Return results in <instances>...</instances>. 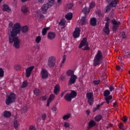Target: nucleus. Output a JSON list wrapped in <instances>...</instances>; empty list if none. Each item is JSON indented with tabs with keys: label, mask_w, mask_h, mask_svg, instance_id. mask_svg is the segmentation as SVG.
<instances>
[{
	"label": "nucleus",
	"mask_w": 130,
	"mask_h": 130,
	"mask_svg": "<svg viewBox=\"0 0 130 130\" xmlns=\"http://www.w3.org/2000/svg\"><path fill=\"white\" fill-rule=\"evenodd\" d=\"M21 31V24L15 23L12 27V31L9 34V41L11 44L14 42L13 46L16 49H19L21 45V41L17 37V35Z\"/></svg>",
	"instance_id": "nucleus-1"
},
{
	"label": "nucleus",
	"mask_w": 130,
	"mask_h": 130,
	"mask_svg": "<svg viewBox=\"0 0 130 130\" xmlns=\"http://www.w3.org/2000/svg\"><path fill=\"white\" fill-rule=\"evenodd\" d=\"M103 53L101 50H99L93 58V66L97 67V66H100L103 62Z\"/></svg>",
	"instance_id": "nucleus-2"
},
{
	"label": "nucleus",
	"mask_w": 130,
	"mask_h": 130,
	"mask_svg": "<svg viewBox=\"0 0 130 130\" xmlns=\"http://www.w3.org/2000/svg\"><path fill=\"white\" fill-rule=\"evenodd\" d=\"M75 72L72 70H68L66 72V75L68 77H70L69 79V81L68 83V85L71 86L72 85H74V84L76 83V81L77 79H78V76L75 75Z\"/></svg>",
	"instance_id": "nucleus-3"
},
{
	"label": "nucleus",
	"mask_w": 130,
	"mask_h": 130,
	"mask_svg": "<svg viewBox=\"0 0 130 130\" xmlns=\"http://www.w3.org/2000/svg\"><path fill=\"white\" fill-rule=\"evenodd\" d=\"M16 99H17V95L14 92H10L9 94L6 96L5 103L6 105H10V104L15 103Z\"/></svg>",
	"instance_id": "nucleus-4"
},
{
	"label": "nucleus",
	"mask_w": 130,
	"mask_h": 130,
	"mask_svg": "<svg viewBox=\"0 0 130 130\" xmlns=\"http://www.w3.org/2000/svg\"><path fill=\"white\" fill-rule=\"evenodd\" d=\"M71 93H67L64 96V99L68 102H71L72 99L77 97V92L75 90H71Z\"/></svg>",
	"instance_id": "nucleus-5"
},
{
	"label": "nucleus",
	"mask_w": 130,
	"mask_h": 130,
	"mask_svg": "<svg viewBox=\"0 0 130 130\" xmlns=\"http://www.w3.org/2000/svg\"><path fill=\"white\" fill-rule=\"evenodd\" d=\"M111 23L113 24V26L112 27L113 32H116L117 31V28L119 27L120 25V22H117L114 19L111 20Z\"/></svg>",
	"instance_id": "nucleus-6"
},
{
	"label": "nucleus",
	"mask_w": 130,
	"mask_h": 130,
	"mask_svg": "<svg viewBox=\"0 0 130 130\" xmlns=\"http://www.w3.org/2000/svg\"><path fill=\"white\" fill-rule=\"evenodd\" d=\"M55 65V57L51 56L48 61V66L49 68H53Z\"/></svg>",
	"instance_id": "nucleus-7"
},
{
	"label": "nucleus",
	"mask_w": 130,
	"mask_h": 130,
	"mask_svg": "<svg viewBox=\"0 0 130 130\" xmlns=\"http://www.w3.org/2000/svg\"><path fill=\"white\" fill-rule=\"evenodd\" d=\"M81 32V29L79 27L75 28V30L73 33V37L74 38H79L80 37V32Z\"/></svg>",
	"instance_id": "nucleus-8"
},
{
	"label": "nucleus",
	"mask_w": 130,
	"mask_h": 130,
	"mask_svg": "<svg viewBox=\"0 0 130 130\" xmlns=\"http://www.w3.org/2000/svg\"><path fill=\"white\" fill-rule=\"evenodd\" d=\"M34 69V66H30L27 68L25 70L26 77L30 78V76H31V73H32V71Z\"/></svg>",
	"instance_id": "nucleus-9"
},
{
	"label": "nucleus",
	"mask_w": 130,
	"mask_h": 130,
	"mask_svg": "<svg viewBox=\"0 0 130 130\" xmlns=\"http://www.w3.org/2000/svg\"><path fill=\"white\" fill-rule=\"evenodd\" d=\"M41 75L42 79H47L48 78V72L46 69H43L41 71Z\"/></svg>",
	"instance_id": "nucleus-10"
},
{
	"label": "nucleus",
	"mask_w": 130,
	"mask_h": 130,
	"mask_svg": "<svg viewBox=\"0 0 130 130\" xmlns=\"http://www.w3.org/2000/svg\"><path fill=\"white\" fill-rule=\"evenodd\" d=\"M50 8L48 4H44L42 6V12L43 14H46L47 13V10Z\"/></svg>",
	"instance_id": "nucleus-11"
},
{
	"label": "nucleus",
	"mask_w": 130,
	"mask_h": 130,
	"mask_svg": "<svg viewBox=\"0 0 130 130\" xmlns=\"http://www.w3.org/2000/svg\"><path fill=\"white\" fill-rule=\"evenodd\" d=\"M88 44V42H87V38H84L80 42V43L79 46V48L81 49L84 46H86Z\"/></svg>",
	"instance_id": "nucleus-12"
},
{
	"label": "nucleus",
	"mask_w": 130,
	"mask_h": 130,
	"mask_svg": "<svg viewBox=\"0 0 130 130\" xmlns=\"http://www.w3.org/2000/svg\"><path fill=\"white\" fill-rule=\"evenodd\" d=\"M55 36H56V35L55 32L52 31H49L48 33L47 38L49 40H52V39H54V38H55Z\"/></svg>",
	"instance_id": "nucleus-13"
},
{
	"label": "nucleus",
	"mask_w": 130,
	"mask_h": 130,
	"mask_svg": "<svg viewBox=\"0 0 130 130\" xmlns=\"http://www.w3.org/2000/svg\"><path fill=\"white\" fill-rule=\"evenodd\" d=\"M96 125V122L94 121L93 120H91L89 123L88 125L86 128V130H90L92 127H94V126Z\"/></svg>",
	"instance_id": "nucleus-14"
},
{
	"label": "nucleus",
	"mask_w": 130,
	"mask_h": 130,
	"mask_svg": "<svg viewBox=\"0 0 130 130\" xmlns=\"http://www.w3.org/2000/svg\"><path fill=\"white\" fill-rule=\"evenodd\" d=\"M103 30L104 31V33H105V34H107V35H109V34H110V29H109V25H108L107 24L105 25Z\"/></svg>",
	"instance_id": "nucleus-15"
},
{
	"label": "nucleus",
	"mask_w": 130,
	"mask_h": 130,
	"mask_svg": "<svg viewBox=\"0 0 130 130\" xmlns=\"http://www.w3.org/2000/svg\"><path fill=\"white\" fill-rule=\"evenodd\" d=\"M105 100L106 101L107 104H109V103H112V101H113V98H112V95H110L108 96H106L105 98Z\"/></svg>",
	"instance_id": "nucleus-16"
},
{
	"label": "nucleus",
	"mask_w": 130,
	"mask_h": 130,
	"mask_svg": "<svg viewBox=\"0 0 130 130\" xmlns=\"http://www.w3.org/2000/svg\"><path fill=\"white\" fill-rule=\"evenodd\" d=\"M60 91L59 85L57 84L55 86L53 92L55 95H58L59 94V91Z\"/></svg>",
	"instance_id": "nucleus-17"
},
{
	"label": "nucleus",
	"mask_w": 130,
	"mask_h": 130,
	"mask_svg": "<svg viewBox=\"0 0 130 130\" xmlns=\"http://www.w3.org/2000/svg\"><path fill=\"white\" fill-rule=\"evenodd\" d=\"M3 116H4L6 118H9L12 116V113L9 111H5L3 112Z\"/></svg>",
	"instance_id": "nucleus-18"
},
{
	"label": "nucleus",
	"mask_w": 130,
	"mask_h": 130,
	"mask_svg": "<svg viewBox=\"0 0 130 130\" xmlns=\"http://www.w3.org/2000/svg\"><path fill=\"white\" fill-rule=\"evenodd\" d=\"M81 25H86L88 24V20L86 19V16L82 17L80 20Z\"/></svg>",
	"instance_id": "nucleus-19"
},
{
	"label": "nucleus",
	"mask_w": 130,
	"mask_h": 130,
	"mask_svg": "<svg viewBox=\"0 0 130 130\" xmlns=\"http://www.w3.org/2000/svg\"><path fill=\"white\" fill-rule=\"evenodd\" d=\"M21 11L23 14H26L29 12V8L26 6H23L21 8Z\"/></svg>",
	"instance_id": "nucleus-20"
},
{
	"label": "nucleus",
	"mask_w": 130,
	"mask_h": 130,
	"mask_svg": "<svg viewBox=\"0 0 130 130\" xmlns=\"http://www.w3.org/2000/svg\"><path fill=\"white\" fill-rule=\"evenodd\" d=\"M90 25L91 26H95L97 25V20L96 18H92L90 20Z\"/></svg>",
	"instance_id": "nucleus-21"
},
{
	"label": "nucleus",
	"mask_w": 130,
	"mask_h": 130,
	"mask_svg": "<svg viewBox=\"0 0 130 130\" xmlns=\"http://www.w3.org/2000/svg\"><path fill=\"white\" fill-rule=\"evenodd\" d=\"M3 11L4 12H10L11 11V8L7 4L3 5Z\"/></svg>",
	"instance_id": "nucleus-22"
},
{
	"label": "nucleus",
	"mask_w": 130,
	"mask_h": 130,
	"mask_svg": "<svg viewBox=\"0 0 130 130\" xmlns=\"http://www.w3.org/2000/svg\"><path fill=\"white\" fill-rule=\"evenodd\" d=\"M66 19L68 20V21H71L72 19H73V13H68L66 16H65Z\"/></svg>",
	"instance_id": "nucleus-23"
},
{
	"label": "nucleus",
	"mask_w": 130,
	"mask_h": 130,
	"mask_svg": "<svg viewBox=\"0 0 130 130\" xmlns=\"http://www.w3.org/2000/svg\"><path fill=\"white\" fill-rule=\"evenodd\" d=\"M117 0H113L112 2L109 3L112 8H115L117 6Z\"/></svg>",
	"instance_id": "nucleus-24"
},
{
	"label": "nucleus",
	"mask_w": 130,
	"mask_h": 130,
	"mask_svg": "<svg viewBox=\"0 0 130 130\" xmlns=\"http://www.w3.org/2000/svg\"><path fill=\"white\" fill-rule=\"evenodd\" d=\"M54 99H55V95H54L53 93H52L49 95L48 101H50V102H52Z\"/></svg>",
	"instance_id": "nucleus-25"
},
{
	"label": "nucleus",
	"mask_w": 130,
	"mask_h": 130,
	"mask_svg": "<svg viewBox=\"0 0 130 130\" xmlns=\"http://www.w3.org/2000/svg\"><path fill=\"white\" fill-rule=\"evenodd\" d=\"M49 29H50V28L47 27L44 28L42 29V33L43 36H45V35H46V34L47 33V31H48Z\"/></svg>",
	"instance_id": "nucleus-26"
},
{
	"label": "nucleus",
	"mask_w": 130,
	"mask_h": 130,
	"mask_svg": "<svg viewBox=\"0 0 130 130\" xmlns=\"http://www.w3.org/2000/svg\"><path fill=\"white\" fill-rule=\"evenodd\" d=\"M90 9L87 8H83L82 9V12L84 14V15H87V14H89L90 13Z\"/></svg>",
	"instance_id": "nucleus-27"
},
{
	"label": "nucleus",
	"mask_w": 130,
	"mask_h": 130,
	"mask_svg": "<svg viewBox=\"0 0 130 130\" xmlns=\"http://www.w3.org/2000/svg\"><path fill=\"white\" fill-rule=\"evenodd\" d=\"M28 26L27 25H25L21 28V30L23 33H27V32H28Z\"/></svg>",
	"instance_id": "nucleus-28"
},
{
	"label": "nucleus",
	"mask_w": 130,
	"mask_h": 130,
	"mask_svg": "<svg viewBox=\"0 0 130 130\" xmlns=\"http://www.w3.org/2000/svg\"><path fill=\"white\" fill-rule=\"evenodd\" d=\"M34 94L36 95V96H38L41 94V92H40V90L37 88H35L34 90Z\"/></svg>",
	"instance_id": "nucleus-29"
},
{
	"label": "nucleus",
	"mask_w": 130,
	"mask_h": 130,
	"mask_svg": "<svg viewBox=\"0 0 130 130\" xmlns=\"http://www.w3.org/2000/svg\"><path fill=\"white\" fill-rule=\"evenodd\" d=\"M102 119V116L101 115H98L95 117V121L99 122Z\"/></svg>",
	"instance_id": "nucleus-30"
},
{
	"label": "nucleus",
	"mask_w": 130,
	"mask_h": 130,
	"mask_svg": "<svg viewBox=\"0 0 130 130\" xmlns=\"http://www.w3.org/2000/svg\"><path fill=\"white\" fill-rule=\"evenodd\" d=\"M109 95H110V91L108 89L105 90V91L104 92V97H107L108 96H110Z\"/></svg>",
	"instance_id": "nucleus-31"
},
{
	"label": "nucleus",
	"mask_w": 130,
	"mask_h": 130,
	"mask_svg": "<svg viewBox=\"0 0 130 130\" xmlns=\"http://www.w3.org/2000/svg\"><path fill=\"white\" fill-rule=\"evenodd\" d=\"M55 0H48V3H47L50 8L54 5Z\"/></svg>",
	"instance_id": "nucleus-32"
},
{
	"label": "nucleus",
	"mask_w": 130,
	"mask_h": 130,
	"mask_svg": "<svg viewBox=\"0 0 130 130\" xmlns=\"http://www.w3.org/2000/svg\"><path fill=\"white\" fill-rule=\"evenodd\" d=\"M71 114H68L62 117L63 120H68L71 117Z\"/></svg>",
	"instance_id": "nucleus-33"
},
{
	"label": "nucleus",
	"mask_w": 130,
	"mask_h": 130,
	"mask_svg": "<svg viewBox=\"0 0 130 130\" xmlns=\"http://www.w3.org/2000/svg\"><path fill=\"white\" fill-rule=\"evenodd\" d=\"M112 7L110 6V4L109 5H107L106 7L105 8V13H108V12H110V10H111Z\"/></svg>",
	"instance_id": "nucleus-34"
},
{
	"label": "nucleus",
	"mask_w": 130,
	"mask_h": 130,
	"mask_svg": "<svg viewBox=\"0 0 130 130\" xmlns=\"http://www.w3.org/2000/svg\"><path fill=\"white\" fill-rule=\"evenodd\" d=\"M21 65L20 64H17L14 66V70L16 71H20L21 70Z\"/></svg>",
	"instance_id": "nucleus-35"
},
{
	"label": "nucleus",
	"mask_w": 130,
	"mask_h": 130,
	"mask_svg": "<svg viewBox=\"0 0 130 130\" xmlns=\"http://www.w3.org/2000/svg\"><path fill=\"white\" fill-rule=\"evenodd\" d=\"M86 97H87V99H90L93 98V92H88L86 94Z\"/></svg>",
	"instance_id": "nucleus-36"
},
{
	"label": "nucleus",
	"mask_w": 130,
	"mask_h": 130,
	"mask_svg": "<svg viewBox=\"0 0 130 130\" xmlns=\"http://www.w3.org/2000/svg\"><path fill=\"white\" fill-rule=\"evenodd\" d=\"M14 127L15 129H17V128L19 127V123H18V121H17V120H15L14 121Z\"/></svg>",
	"instance_id": "nucleus-37"
},
{
	"label": "nucleus",
	"mask_w": 130,
	"mask_h": 130,
	"mask_svg": "<svg viewBox=\"0 0 130 130\" xmlns=\"http://www.w3.org/2000/svg\"><path fill=\"white\" fill-rule=\"evenodd\" d=\"M66 20H64V19H62L59 22V24L60 26H64V25H66Z\"/></svg>",
	"instance_id": "nucleus-38"
},
{
	"label": "nucleus",
	"mask_w": 130,
	"mask_h": 130,
	"mask_svg": "<svg viewBox=\"0 0 130 130\" xmlns=\"http://www.w3.org/2000/svg\"><path fill=\"white\" fill-rule=\"evenodd\" d=\"M27 86H28V82H27V80H25L23 82L22 84L21 85V88H26Z\"/></svg>",
	"instance_id": "nucleus-39"
},
{
	"label": "nucleus",
	"mask_w": 130,
	"mask_h": 130,
	"mask_svg": "<svg viewBox=\"0 0 130 130\" xmlns=\"http://www.w3.org/2000/svg\"><path fill=\"white\" fill-rule=\"evenodd\" d=\"M87 101L89 105H93L94 103V98L92 99H87Z\"/></svg>",
	"instance_id": "nucleus-40"
},
{
	"label": "nucleus",
	"mask_w": 130,
	"mask_h": 130,
	"mask_svg": "<svg viewBox=\"0 0 130 130\" xmlns=\"http://www.w3.org/2000/svg\"><path fill=\"white\" fill-rule=\"evenodd\" d=\"M40 41H41V37L38 36L36 39V43L39 44L40 43Z\"/></svg>",
	"instance_id": "nucleus-41"
},
{
	"label": "nucleus",
	"mask_w": 130,
	"mask_h": 130,
	"mask_svg": "<svg viewBox=\"0 0 130 130\" xmlns=\"http://www.w3.org/2000/svg\"><path fill=\"white\" fill-rule=\"evenodd\" d=\"M5 74V72L2 68H0V78H3L4 77Z\"/></svg>",
	"instance_id": "nucleus-42"
},
{
	"label": "nucleus",
	"mask_w": 130,
	"mask_h": 130,
	"mask_svg": "<svg viewBox=\"0 0 130 130\" xmlns=\"http://www.w3.org/2000/svg\"><path fill=\"white\" fill-rule=\"evenodd\" d=\"M82 50H90V47H89V45L87 44L85 46L82 48Z\"/></svg>",
	"instance_id": "nucleus-43"
},
{
	"label": "nucleus",
	"mask_w": 130,
	"mask_h": 130,
	"mask_svg": "<svg viewBox=\"0 0 130 130\" xmlns=\"http://www.w3.org/2000/svg\"><path fill=\"white\" fill-rule=\"evenodd\" d=\"M105 21H107L105 25H109V23H110V18H109V17H106Z\"/></svg>",
	"instance_id": "nucleus-44"
},
{
	"label": "nucleus",
	"mask_w": 130,
	"mask_h": 130,
	"mask_svg": "<svg viewBox=\"0 0 130 130\" xmlns=\"http://www.w3.org/2000/svg\"><path fill=\"white\" fill-rule=\"evenodd\" d=\"M101 81L100 80H94L92 83L94 85H99L101 83Z\"/></svg>",
	"instance_id": "nucleus-45"
},
{
	"label": "nucleus",
	"mask_w": 130,
	"mask_h": 130,
	"mask_svg": "<svg viewBox=\"0 0 130 130\" xmlns=\"http://www.w3.org/2000/svg\"><path fill=\"white\" fill-rule=\"evenodd\" d=\"M63 126L66 127V128H68V127H70V123H69L68 122H64Z\"/></svg>",
	"instance_id": "nucleus-46"
},
{
	"label": "nucleus",
	"mask_w": 130,
	"mask_h": 130,
	"mask_svg": "<svg viewBox=\"0 0 130 130\" xmlns=\"http://www.w3.org/2000/svg\"><path fill=\"white\" fill-rule=\"evenodd\" d=\"M94 7H95V2H92L89 5V8L90 9H93Z\"/></svg>",
	"instance_id": "nucleus-47"
},
{
	"label": "nucleus",
	"mask_w": 130,
	"mask_h": 130,
	"mask_svg": "<svg viewBox=\"0 0 130 130\" xmlns=\"http://www.w3.org/2000/svg\"><path fill=\"white\" fill-rule=\"evenodd\" d=\"M73 7H74V5H73V4L70 3V4L67 5V8L69 10H71V9H72V8H73Z\"/></svg>",
	"instance_id": "nucleus-48"
},
{
	"label": "nucleus",
	"mask_w": 130,
	"mask_h": 130,
	"mask_svg": "<svg viewBox=\"0 0 130 130\" xmlns=\"http://www.w3.org/2000/svg\"><path fill=\"white\" fill-rule=\"evenodd\" d=\"M122 120L123 122H126L127 121V117L124 116L122 118Z\"/></svg>",
	"instance_id": "nucleus-49"
},
{
	"label": "nucleus",
	"mask_w": 130,
	"mask_h": 130,
	"mask_svg": "<svg viewBox=\"0 0 130 130\" xmlns=\"http://www.w3.org/2000/svg\"><path fill=\"white\" fill-rule=\"evenodd\" d=\"M42 118L43 120H45V119H46V114L44 113L42 114Z\"/></svg>",
	"instance_id": "nucleus-50"
},
{
	"label": "nucleus",
	"mask_w": 130,
	"mask_h": 130,
	"mask_svg": "<svg viewBox=\"0 0 130 130\" xmlns=\"http://www.w3.org/2000/svg\"><path fill=\"white\" fill-rule=\"evenodd\" d=\"M109 90L110 92H112V91H114V87H113V86H110Z\"/></svg>",
	"instance_id": "nucleus-51"
},
{
	"label": "nucleus",
	"mask_w": 130,
	"mask_h": 130,
	"mask_svg": "<svg viewBox=\"0 0 130 130\" xmlns=\"http://www.w3.org/2000/svg\"><path fill=\"white\" fill-rule=\"evenodd\" d=\"M100 108V105H98L97 106L93 109V111H96V110H98Z\"/></svg>",
	"instance_id": "nucleus-52"
},
{
	"label": "nucleus",
	"mask_w": 130,
	"mask_h": 130,
	"mask_svg": "<svg viewBox=\"0 0 130 130\" xmlns=\"http://www.w3.org/2000/svg\"><path fill=\"white\" fill-rule=\"evenodd\" d=\"M121 37L122 39H125V38H126V36L125 35V32H122L121 35Z\"/></svg>",
	"instance_id": "nucleus-53"
},
{
	"label": "nucleus",
	"mask_w": 130,
	"mask_h": 130,
	"mask_svg": "<svg viewBox=\"0 0 130 130\" xmlns=\"http://www.w3.org/2000/svg\"><path fill=\"white\" fill-rule=\"evenodd\" d=\"M56 107H53L52 108V110L54 113H56Z\"/></svg>",
	"instance_id": "nucleus-54"
},
{
	"label": "nucleus",
	"mask_w": 130,
	"mask_h": 130,
	"mask_svg": "<svg viewBox=\"0 0 130 130\" xmlns=\"http://www.w3.org/2000/svg\"><path fill=\"white\" fill-rule=\"evenodd\" d=\"M118 126L120 128V129H122V128H123V124L122 123H120Z\"/></svg>",
	"instance_id": "nucleus-55"
},
{
	"label": "nucleus",
	"mask_w": 130,
	"mask_h": 130,
	"mask_svg": "<svg viewBox=\"0 0 130 130\" xmlns=\"http://www.w3.org/2000/svg\"><path fill=\"white\" fill-rule=\"evenodd\" d=\"M47 99V96L46 95H44L42 97V100L44 101Z\"/></svg>",
	"instance_id": "nucleus-56"
},
{
	"label": "nucleus",
	"mask_w": 130,
	"mask_h": 130,
	"mask_svg": "<svg viewBox=\"0 0 130 130\" xmlns=\"http://www.w3.org/2000/svg\"><path fill=\"white\" fill-rule=\"evenodd\" d=\"M67 58V57H66V55L63 56V60L61 62V63H64V61H66V59Z\"/></svg>",
	"instance_id": "nucleus-57"
},
{
	"label": "nucleus",
	"mask_w": 130,
	"mask_h": 130,
	"mask_svg": "<svg viewBox=\"0 0 130 130\" xmlns=\"http://www.w3.org/2000/svg\"><path fill=\"white\" fill-rule=\"evenodd\" d=\"M29 130H36V128L34 126H30L29 127Z\"/></svg>",
	"instance_id": "nucleus-58"
},
{
	"label": "nucleus",
	"mask_w": 130,
	"mask_h": 130,
	"mask_svg": "<svg viewBox=\"0 0 130 130\" xmlns=\"http://www.w3.org/2000/svg\"><path fill=\"white\" fill-rule=\"evenodd\" d=\"M40 18L41 20H43V19H44V15H43V14H40Z\"/></svg>",
	"instance_id": "nucleus-59"
},
{
	"label": "nucleus",
	"mask_w": 130,
	"mask_h": 130,
	"mask_svg": "<svg viewBox=\"0 0 130 130\" xmlns=\"http://www.w3.org/2000/svg\"><path fill=\"white\" fill-rule=\"evenodd\" d=\"M50 103H51V102H50V101L47 100V104H46L47 107H48V106H49V105L50 104Z\"/></svg>",
	"instance_id": "nucleus-60"
},
{
	"label": "nucleus",
	"mask_w": 130,
	"mask_h": 130,
	"mask_svg": "<svg viewBox=\"0 0 130 130\" xmlns=\"http://www.w3.org/2000/svg\"><path fill=\"white\" fill-rule=\"evenodd\" d=\"M90 111L89 110H87L86 111V114L87 115H90Z\"/></svg>",
	"instance_id": "nucleus-61"
},
{
	"label": "nucleus",
	"mask_w": 130,
	"mask_h": 130,
	"mask_svg": "<svg viewBox=\"0 0 130 130\" xmlns=\"http://www.w3.org/2000/svg\"><path fill=\"white\" fill-rule=\"evenodd\" d=\"M113 106L115 108L117 107V103L116 102H115L113 104Z\"/></svg>",
	"instance_id": "nucleus-62"
},
{
	"label": "nucleus",
	"mask_w": 130,
	"mask_h": 130,
	"mask_svg": "<svg viewBox=\"0 0 130 130\" xmlns=\"http://www.w3.org/2000/svg\"><path fill=\"white\" fill-rule=\"evenodd\" d=\"M116 70H117V71H119L120 70V66H116Z\"/></svg>",
	"instance_id": "nucleus-63"
},
{
	"label": "nucleus",
	"mask_w": 130,
	"mask_h": 130,
	"mask_svg": "<svg viewBox=\"0 0 130 130\" xmlns=\"http://www.w3.org/2000/svg\"><path fill=\"white\" fill-rule=\"evenodd\" d=\"M61 1H62V0H57V4H58V5H61Z\"/></svg>",
	"instance_id": "nucleus-64"
}]
</instances>
